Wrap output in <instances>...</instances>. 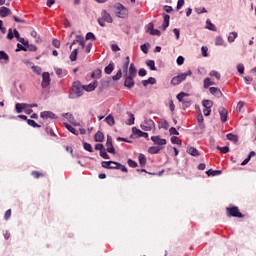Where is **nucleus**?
<instances>
[{
  "label": "nucleus",
  "instance_id": "nucleus-1",
  "mask_svg": "<svg viewBox=\"0 0 256 256\" xmlns=\"http://www.w3.org/2000/svg\"><path fill=\"white\" fill-rule=\"evenodd\" d=\"M114 13L119 19H127L129 17V9L124 7L121 3L114 5Z\"/></svg>",
  "mask_w": 256,
  "mask_h": 256
},
{
  "label": "nucleus",
  "instance_id": "nucleus-2",
  "mask_svg": "<svg viewBox=\"0 0 256 256\" xmlns=\"http://www.w3.org/2000/svg\"><path fill=\"white\" fill-rule=\"evenodd\" d=\"M83 85L81 82L76 81L72 84V93L69 95V99H79V97H83Z\"/></svg>",
  "mask_w": 256,
  "mask_h": 256
},
{
  "label": "nucleus",
  "instance_id": "nucleus-3",
  "mask_svg": "<svg viewBox=\"0 0 256 256\" xmlns=\"http://www.w3.org/2000/svg\"><path fill=\"white\" fill-rule=\"evenodd\" d=\"M105 23H113V17L107 10H102L101 17L98 18V24L100 27H106Z\"/></svg>",
  "mask_w": 256,
  "mask_h": 256
},
{
  "label": "nucleus",
  "instance_id": "nucleus-4",
  "mask_svg": "<svg viewBox=\"0 0 256 256\" xmlns=\"http://www.w3.org/2000/svg\"><path fill=\"white\" fill-rule=\"evenodd\" d=\"M228 213V217H238V219H243L244 215L239 212V208L237 206H232L230 208H226Z\"/></svg>",
  "mask_w": 256,
  "mask_h": 256
},
{
  "label": "nucleus",
  "instance_id": "nucleus-5",
  "mask_svg": "<svg viewBox=\"0 0 256 256\" xmlns=\"http://www.w3.org/2000/svg\"><path fill=\"white\" fill-rule=\"evenodd\" d=\"M42 89H47L49 85H51V76L49 75V72H44L42 74Z\"/></svg>",
  "mask_w": 256,
  "mask_h": 256
},
{
  "label": "nucleus",
  "instance_id": "nucleus-6",
  "mask_svg": "<svg viewBox=\"0 0 256 256\" xmlns=\"http://www.w3.org/2000/svg\"><path fill=\"white\" fill-rule=\"evenodd\" d=\"M140 127L143 131H151L155 127V122H153L151 119L145 120Z\"/></svg>",
  "mask_w": 256,
  "mask_h": 256
},
{
  "label": "nucleus",
  "instance_id": "nucleus-7",
  "mask_svg": "<svg viewBox=\"0 0 256 256\" xmlns=\"http://www.w3.org/2000/svg\"><path fill=\"white\" fill-rule=\"evenodd\" d=\"M124 85L128 88V89H133V87H135V77L133 76H127V74H124Z\"/></svg>",
  "mask_w": 256,
  "mask_h": 256
},
{
  "label": "nucleus",
  "instance_id": "nucleus-8",
  "mask_svg": "<svg viewBox=\"0 0 256 256\" xmlns=\"http://www.w3.org/2000/svg\"><path fill=\"white\" fill-rule=\"evenodd\" d=\"M62 117H65L71 123V125H74V127H79L81 125L77 120H75V117L71 113H64L62 114Z\"/></svg>",
  "mask_w": 256,
  "mask_h": 256
},
{
  "label": "nucleus",
  "instance_id": "nucleus-9",
  "mask_svg": "<svg viewBox=\"0 0 256 256\" xmlns=\"http://www.w3.org/2000/svg\"><path fill=\"white\" fill-rule=\"evenodd\" d=\"M76 43H79V45H81L82 49H85V38L83 36L76 35L75 40L70 45V49H72L73 45H76Z\"/></svg>",
  "mask_w": 256,
  "mask_h": 256
},
{
  "label": "nucleus",
  "instance_id": "nucleus-10",
  "mask_svg": "<svg viewBox=\"0 0 256 256\" xmlns=\"http://www.w3.org/2000/svg\"><path fill=\"white\" fill-rule=\"evenodd\" d=\"M106 146L107 153H112V155H115V147H113V138H111V136H107Z\"/></svg>",
  "mask_w": 256,
  "mask_h": 256
},
{
  "label": "nucleus",
  "instance_id": "nucleus-11",
  "mask_svg": "<svg viewBox=\"0 0 256 256\" xmlns=\"http://www.w3.org/2000/svg\"><path fill=\"white\" fill-rule=\"evenodd\" d=\"M151 141H153L154 145H159L160 147L167 145V140L161 138V136H152Z\"/></svg>",
  "mask_w": 256,
  "mask_h": 256
},
{
  "label": "nucleus",
  "instance_id": "nucleus-12",
  "mask_svg": "<svg viewBox=\"0 0 256 256\" xmlns=\"http://www.w3.org/2000/svg\"><path fill=\"white\" fill-rule=\"evenodd\" d=\"M218 113L220 115V119L223 123H227V117H229V112L224 107H220L218 109Z\"/></svg>",
  "mask_w": 256,
  "mask_h": 256
},
{
  "label": "nucleus",
  "instance_id": "nucleus-13",
  "mask_svg": "<svg viewBox=\"0 0 256 256\" xmlns=\"http://www.w3.org/2000/svg\"><path fill=\"white\" fill-rule=\"evenodd\" d=\"M41 119H57V116L55 113L51 111H43L40 113Z\"/></svg>",
  "mask_w": 256,
  "mask_h": 256
},
{
  "label": "nucleus",
  "instance_id": "nucleus-14",
  "mask_svg": "<svg viewBox=\"0 0 256 256\" xmlns=\"http://www.w3.org/2000/svg\"><path fill=\"white\" fill-rule=\"evenodd\" d=\"M97 85H99V83L97 81H94L88 85H83V89L84 91L91 93V91H95V89H97Z\"/></svg>",
  "mask_w": 256,
  "mask_h": 256
},
{
  "label": "nucleus",
  "instance_id": "nucleus-15",
  "mask_svg": "<svg viewBox=\"0 0 256 256\" xmlns=\"http://www.w3.org/2000/svg\"><path fill=\"white\" fill-rule=\"evenodd\" d=\"M115 161H103L102 162V167L104 169H116L117 168V165H115Z\"/></svg>",
  "mask_w": 256,
  "mask_h": 256
},
{
  "label": "nucleus",
  "instance_id": "nucleus-16",
  "mask_svg": "<svg viewBox=\"0 0 256 256\" xmlns=\"http://www.w3.org/2000/svg\"><path fill=\"white\" fill-rule=\"evenodd\" d=\"M191 75H193V72H191V70H188L185 73L178 74L177 78L179 79L180 83H183V81H185L187 77H191Z\"/></svg>",
  "mask_w": 256,
  "mask_h": 256
},
{
  "label": "nucleus",
  "instance_id": "nucleus-17",
  "mask_svg": "<svg viewBox=\"0 0 256 256\" xmlns=\"http://www.w3.org/2000/svg\"><path fill=\"white\" fill-rule=\"evenodd\" d=\"M143 135V131H141L140 129H137V127H133L132 128V139H139V137H142Z\"/></svg>",
  "mask_w": 256,
  "mask_h": 256
},
{
  "label": "nucleus",
  "instance_id": "nucleus-18",
  "mask_svg": "<svg viewBox=\"0 0 256 256\" xmlns=\"http://www.w3.org/2000/svg\"><path fill=\"white\" fill-rule=\"evenodd\" d=\"M27 65L32 68V71H33L34 73H36V75H41V73H42V71H43V70L41 69V67L35 66V64H33V62H27Z\"/></svg>",
  "mask_w": 256,
  "mask_h": 256
},
{
  "label": "nucleus",
  "instance_id": "nucleus-19",
  "mask_svg": "<svg viewBox=\"0 0 256 256\" xmlns=\"http://www.w3.org/2000/svg\"><path fill=\"white\" fill-rule=\"evenodd\" d=\"M27 107H28L27 103H16L15 104L16 113H21L22 111H25Z\"/></svg>",
  "mask_w": 256,
  "mask_h": 256
},
{
  "label": "nucleus",
  "instance_id": "nucleus-20",
  "mask_svg": "<svg viewBox=\"0 0 256 256\" xmlns=\"http://www.w3.org/2000/svg\"><path fill=\"white\" fill-rule=\"evenodd\" d=\"M128 77H137V68H135V64L130 65L129 72H127Z\"/></svg>",
  "mask_w": 256,
  "mask_h": 256
},
{
  "label": "nucleus",
  "instance_id": "nucleus-21",
  "mask_svg": "<svg viewBox=\"0 0 256 256\" xmlns=\"http://www.w3.org/2000/svg\"><path fill=\"white\" fill-rule=\"evenodd\" d=\"M11 9L5 7V6H2L0 8V17H8V15H11Z\"/></svg>",
  "mask_w": 256,
  "mask_h": 256
},
{
  "label": "nucleus",
  "instance_id": "nucleus-22",
  "mask_svg": "<svg viewBox=\"0 0 256 256\" xmlns=\"http://www.w3.org/2000/svg\"><path fill=\"white\" fill-rule=\"evenodd\" d=\"M157 80L154 77H149L147 80L142 81L143 87H147V85H155Z\"/></svg>",
  "mask_w": 256,
  "mask_h": 256
},
{
  "label": "nucleus",
  "instance_id": "nucleus-23",
  "mask_svg": "<svg viewBox=\"0 0 256 256\" xmlns=\"http://www.w3.org/2000/svg\"><path fill=\"white\" fill-rule=\"evenodd\" d=\"M209 91L211 95H214L215 97H221L223 94L221 93V90L217 87H210Z\"/></svg>",
  "mask_w": 256,
  "mask_h": 256
},
{
  "label": "nucleus",
  "instance_id": "nucleus-24",
  "mask_svg": "<svg viewBox=\"0 0 256 256\" xmlns=\"http://www.w3.org/2000/svg\"><path fill=\"white\" fill-rule=\"evenodd\" d=\"M187 153H189V155H192V157H199V150H197V148L195 147H188L187 148Z\"/></svg>",
  "mask_w": 256,
  "mask_h": 256
},
{
  "label": "nucleus",
  "instance_id": "nucleus-25",
  "mask_svg": "<svg viewBox=\"0 0 256 256\" xmlns=\"http://www.w3.org/2000/svg\"><path fill=\"white\" fill-rule=\"evenodd\" d=\"M215 45L217 47H227V44H225V40H223V37L221 36L216 37Z\"/></svg>",
  "mask_w": 256,
  "mask_h": 256
},
{
  "label": "nucleus",
  "instance_id": "nucleus-26",
  "mask_svg": "<svg viewBox=\"0 0 256 256\" xmlns=\"http://www.w3.org/2000/svg\"><path fill=\"white\" fill-rule=\"evenodd\" d=\"M130 61L131 60H130L129 56H127L123 66H122L123 74L124 75H127L128 71H129V63H130Z\"/></svg>",
  "mask_w": 256,
  "mask_h": 256
},
{
  "label": "nucleus",
  "instance_id": "nucleus-27",
  "mask_svg": "<svg viewBox=\"0 0 256 256\" xmlns=\"http://www.w3.org/2000/svg\"><path fill=\"white\" fill-rule=\"evenodd\" d=\"M205 29H208L209 31H217V26H215L210 19H207Z\"/></svg>",
  "mask_w": 256,
  "mask_h": 256
},
{
  "label": "nucleus",
  "instance_id": "nucleus-28",
  "mask_svg": "<svg viewBox=\"0 0 256 256\" xmlns=\"http://www.w3.org/2000/svg\"><path fill=\"white\" fill-rule=\"evenodd\" d=\"M64 127H66V129H67L70 133H72L73 135H79V132H77V130H76L73 126H71L69 123L64 122Z\"/></svg>",
  "mask_w": 256,
  "mask_h": 256
},
{
  "label": "nucleus",
  "instance_id": "nucleus-29",
  "mask_svg": "<svg viewBox=\"0 0 256 256\" xmlns=\"http://www.w3.org/2000/svg\"><path fill=\"white\" fill-rule=\"evenodd\" d=\"M103 139H105V135L103 134V132L98 131L95 134V141H96V143H103Z\"/></svg>",
  "mask_w": 256,
  "mask_h": 256
},
{
  "label": "nucleus",
  "instance_id": "nucleus-30",
  "mask_svg": "<svg viewBox=\"0 0 256 256\" xmlns=\"http://www.w3.org/2000/svg\"><path fill=\"white\" fill-rule=\"evenodd\" d=\"M114 69H115V64H113V62H111L108 66L105 67L104 73H106V75H111V73H113Z\"/></svg>",
  "mask_w": 256,
  "mask_h": 256
},
{
  "label": "nucleus",
  "instance_id": "nucleus-31",
  "mask_svg": "<svg viewBox=\"0 0 256 256\" xmlns=\"http://www.w3.org/2000/svg\"><path fill=\"white\" fill-rule=\"evenodd\" d=\"M222 171L221 170H213V169H210V170H207L206 171V175H208V177H215L217 175H221Z\"/></svg>",
  "mask_w": 256,
  "mask_h": 256
},
{
  "label": "nucleus",
  "instance_id": "nucleus-32",
  "mask_svg": "<svg viewBox=\"0 0 256 256\" xmlns=\"http://www.w3.org/2000/svg\"><path fill=\"white\" fill-rule=\"evenodd\" d=\"M128 120L126 121V125H135V115L131 112H127Z\"/></svg>",
  "mask_w": 256,
  "mask_h": 256
},
{
  "label": "nucleus",
  "instance_id": "nucleus-33",
  "mask_svg": "<svg viewBox=\"0 0 256 256\" xmlns=\"http://www.w3.org/2000/svg\"><path fill=\"white\" fill-rule=\"evenodd\" d=\"M170 19H171V16H169V14L164 15V22L162 24L163 31H165V29H167V27H169V20Z\"/></svg>",
  "mask_w": 256,
  "mask_h": 256
},
{
  "label": "nucleus",
  "instance_id": "nucleus-34",
  "mask_svg": "<svg viewBox=\"0 0 256 256\" xmlns=\"http://www.w3.org/2000/svg\"><path fill=\"white\" fill-rule=\"evenodd\" d=\"M105 122H106L107 125H109L110 127H113V125H115V118L113 117V115L109 114V115L105 118Z\"/></svg>",
  "mask_w": 256,
  "mask_h": 256
},
{
  "label": "nucleus",
  "instance_id": "nucleus-35",
  "mask_svg": "<svg viewBox=\"0 0 256 256\" xmlns=\"http://www.w3.org/2000/svg\"><path fill=\"white\" fill-rule=\"evenodd\" d=\"M239 36V34L237 32H231L228 35V43H235V40L237 39V37Z\"/></svg>",
  "mask_w": 256,
  "mask_h": 256
},
{
  "label": "nucleus",
  "instance_id": "nucleus-36",
  "mask_svg": "<svg viewBox=\"0 0 256 256\" xmlns=\"http://www.w3.org/2000/svg\"><path fill=\"white\" fill-rule=\"evenodd\" d=\"M161 149H163V147L151 146L148 151H149V153H151L152 155H157V153H159V151H161Z\"/></svg>",
  "mask_w": 256,
  "mask_h": 256
},
{
  "label": "nucleus",
  "instance_id": "nucleus-37",
  "mask_svg": "<svg viewBox=\"0 0 256 256\" xmlns=\"http://www.w3.org/2000/svg\"><path fill=\"white\" fill-rule=\"evenodd\" d=\"M202 107H204V109H211V107H213V101L203 100L202 101Z\"/></svg>",
  "mask_w": 256,
  "mask_h": 256
},
{
  "label": "nucleus",
  "instance_id": "nucleus-38",
  "mask_svg": "<svg viewBox=\"0 0 256 256\" xmlns=\"http://www.w3.org/2000/svg\"><path fill=\"white\" fill-rule=\"evenodd\" d=\"M255 157V151H251L249 153V155L247 156V158L241 163L242 166L247 165V163H249V161H251V158Z\"/></svg>",
  "mask_w": 256,
  "mask_h": 256
},
{
  "label": "nucleus",
  "instance_id": "nucleus-39",
  "mask_svg": "<svg viewBox=\"0 0 256 256\" xmlns=\"http://www.w3.org/2000/svg\"><path fill=\"white\" fill-rule=\"evenodd\" d=\"M227 139L228 141H232L233 143H237V141H239V137H237V135L233 133L227 134Z\"/></svg>",
  "mask_w": 256,
  "mask_h": 256
},
{
  "label": "nucleus",
  "instance_id": "nucleus-40",
  "mask_svg": "<svg viewBox=\"0 0 256 256\" xmlns=\"http://www.w3.org/2000/svg\"><path fill=\"white\" fill-rule=\"evenodd\" d=\"M0 61L7 63L9 61V55L5 51H0Z\"/></svg>",
  "mask_w": 256,
  "mask_h": 256
},
{
  "label": "nucleus",
  "instance_id": "nucleus-41",
  "mask_svg": "<svg viewBox=\"0 0 256 256\" xmlns=\"http://www.w3.org/2000/svg\"><path fill=\"white\" fill-rule=\"evenodd\" d=\"M146 65L150 68L151 71H157V67H155V61L154 60H148L146 62Z\"/></svg>",
  "mask_w": 256,
  "mask_h": 256
},
{
  "label": "nucleus",
  "instance_id": "nucleus-42",
  "mask_svg": "<svg viewBox=\"0 0 256 256\" xmlns=\"http://www.w3.org/2000/svg\"><path fill=\"white\" fill-rule=\"evenodd\" d=\"M138 160L141 167H145V164L147 163V158L143 154L139 155Z\"/></svg>",
  "mask_w": 256,
  "mask_h": 256
},
{
  "label": "nucleus",
  "instance_id": "nucleus-43",
  "mask_svg": "<svg viewBox=\"0 0 256 256\" xmlns=\"http://www.w3.org/2000/svg\"><path fill=\"white\" fill-rule=\"evenodd\" d=\"M149 47H151V45L149 43H145L140 46V49L145 55H147V53H149Z\"/></svg>",
  "mask_w": 256,
  "mask_h": 256
},
{
  "label": "nucleus",
  "instance_id": "nucleus-44",
  "mask_svg": "<svg viewBox=\"0 0 256 256\" xmlns=\"http://www.w3.org/2000/svg\"><path fill=\"white\" fill-rule=\"evenodd\" d=\"M79 53V49H74L70 54L71 61H77V54Z\"/></svg>",
  "mask_w": 256,
  "mask_h": 256
},
{
  "label": "nucleus",
  "instance_id": "nucleus-45",
  "mask_svg": "<svg viewBox=\"0 0 256 256\" xmlns=\"http://www.w3.org/2000/svg\"><path fill=\"white\" fill-rule=\"evenodd\" d=\"M101 73V69H96L91 75L92 79H100Z\"/></svg>",
  "mask_w": 256,
  "mask_h": 256
},
{
  "label": "nucleus",
  "instance_id": "nucleus-46",
  "mask_svg": "<svg viewBox=\"0 0 256 256\" xmlns=\"http://www.w3.org/2000/svg\"><path fill=\"white\" fill-rule=\"evenodd\" d=\"M211 85H215V83H213L212 81H211V78H206L205 80H204V89H209V87H211Z\"/></svg>",
  "mask_w": 256,
  "mask_h": 256
},
{
  "label": "nucleus",
  "instance_id": "nucleus-47",
  "mask_svg": "<svg viewBox=\"0 0 256 256\" xmlns=\"http://www.w3.org/2000/svg\"><path fill=\"white\" fill-rule=\"evenodd\" d=\"M115 165L117 167L116 169H119L120 171H122V173H127L128 170H127V167L125 165H122L119 162H116Z\"/></svg>",
  "mask_w": 256,
  "mask_h": 256
},
{
  "label": "nucleus",
  "instance_id": "nucleus-48",
  "mask_svg": "<svg viewBox=\"0 0 256 256\" xmlns=\"http://www.w3.org/2000/svg\"><path fill=\"white\" fill-rule=\"evenodd\" d=\"M83 148L85 149V151H88V153H93V146H91L90 143L84 142Z\"/></svg>",
  "mask_w": 256,
  "mask_h": 256
},
{
  "label": "nucleus",
  "instance_id": "nucleus-49",
  "mask_svg": "<svg viewBox=\"0 0 256 256\" xmlns=\"http://www.w3.org/2000/svg\"><path fill=\"white\" fill-rule=\"evenodd\" d=\"M210 77H215L218 81L221 79V74L215 70L210 71Z\"/></svg>",
  "mask_w": 256,
  "mask_h": 256
},
{
  "label": "nucleus",
  "instance_id": "nucleus-50",
  "mask_svg": "<svg viewBox=\"0 0 256 256\" xmlns=\"http://www.w3.org/2000/svg\"><path fill=\"white\" fill-rule=\"evenodd\" d=\"M187 93L185 92H180L178 95H177V99L180 103H183V101H185V97H187Z\"/></svg>",
  "mask_w": 256,
  "mask_h": 256
},
{
  "label": "nucleus",
  "instance_id": "nucleus-51",
  "mask_svg": "<svg viewBox=\"0 0 256 256\" xmlns=\"http://www.w3.org/2000/svg\"><path fill=\"white\" fill-rule=\"evenodd\" d=\"M27 124L30 125V127H34V128H40L41 127V125L37 124V122H35V120H31V119L27 120Z\"/></svg>",
  "mask_w": 256,
  "mask_h": 256
},
{
  "label": "nucleus",
  "instance_id": "nucleus-52",
  "mask_svg": "<svg viewBox=\"0 0 256 256\" xmlns=\"http://www.w3.org/2000/svg\"><path fill=\"white\" fill-rule=\"evenodd\" d=\"M237 71L238 73H240V75H243V73H245V65H243L242 63L238 64Z\"/></svg>",
  "mask_w": 256,
  "mask_h": 256
},
{
  "label": "nucleus",
  "instance_id": "nucleus-53",
  "mask_svg": "<svg viewBox=\"0 0 256 256\" xmlns=\"http://www.w3.org/2000/svg\"><path fill=\"white\" fill-rule=\"evenodd\" d=\"M90 39H92L93 41H97V37H95V34H93V32H88L86 34V40L89 41Z\"/></svg>",
  "mask_w": 256,
  "mask_h": 256
},
{
  "label": "nucleus",
  "instance_id": "nucleus-54",
  "mask_svg": "<svg viewBox=\"0 0 256 256\" xmlns=\"http://www.w3.org/2000/svg\"><path fill=\"white\" fill-rule=\"evenodd\" d=\"M121 77H123V72L121 70H119L117 72V74L112 77V79H113V81H119V79H121Z\"/></svg>",
  "mask_w": 256,
  "mask_h": 256
},
{
  "label": "nucleus",
  "instance_id": "nucleus-55",
  "mask_svg": "<svg viewBox=\"0 0 256 256\" xmlns=\"http://www.w3.org/2000/svg\"><path fill=\"white\" fill-rule=\"evenodd\" d=\"M171 143H173L174 145H181V140L176 136H172Z\"/></svg>",
  "mask_w": 256,
  "mask_h": 256
},
{
  "label": "nucleus",
  "instance_id": "nucleus-56",
  "mask_svg": "<svg viewBox=\"0 0 256 256\" xmlns=\"http://www.w3.org/2000/svg\"><path fill=\"white\" fill-rule=\"evenodd\" d=\"M26 49L27 51L35 52L37 51V46L28 43V45L26 46Z\"/></svg>",
  "mask_w": 256,
  "mask_h": 256
},
{
  "label": "nucleus",
  "instance_id": "nucleus-57",
  "mask_svg": "<svg viewBox=\"0 0 256 256\" xmlns=\"http://www.w3.org/2000/svg\"><path fill=\"white\" fill-rule=\"evenodd\" d=\"M15 51L16 53H19V51H27V47L18 43Z\"/></svg>",
  "mask_w": 256,
  "mask_h": 256
},
{
  "label": "nucleus",
  "instance_id": "nucleus-58",
  "mask_svg": "<svg viewBox=\"0 0 256 256\" xmlns=\"http://www.w3.org/2000/svg\"><path fill=\"white\" fill-rule=\"evenodd\" d=\"M100 157H102V159H111V157L109 156V154H107V152L104 150H101L100 152Z\"/></svg>",
  "mask_w": 256,
  "mask_h": 256
},
{
  "label": "nucleus",
  "instance_id": "nucleus-59",
  "mask_svg": "<svg viewBox=\"0 0 256 256\" xmlns=\"http://www.w3.org/2000/svg\"><path fill=\"white\" fill-rule=\"evenodd\" d=\"M14 38V30L13 29H8V34H7V39H9V41L13 40Z\"/></svg>",
  "mask_w": 256,
  "mask_h": 256
},
{
  "label": "nucleus",
  "instance_id": "nucleus-60",
  "mask_svg": "<svg viewBox=\"0 0 256 256\" xmlns=\"http://www.w3.org/2000/svg\"><path fill=\"white\" fill-rule=\"evenodd\" d=\"M201 51H202V56L203 57H208L209 56V54L207 53V51H209V48H207V46H202Z\"/></svg>",
  "mask_w": 256,
  "mask_h": 256
},
{
  "label": "nucleus",
  "instance_id": "nucleus-61",
  "mask_svg": "<svg viewBox=\"0 0 256 256\" xmlns=\"http://www.w3.org/2000/svg\"><path fill=\"white\" fill-rule=\"evenodd\" d=\"M217 150L221 151L222 153H229V146H225V147H219L217 146Z\"/></svg>",
  "mask_w": 256,
  "mask_h": 256
},
{
  "label": "nucleus",
  "instance_id": "nucleus-62",
  "mask_svg": "<svg viewBox=\"0 0 256 256\" xmlns=\"http://www.w3.org/2000/svg\"><path fill=\"white\" fill-rule=\"evenodd\" d=\"M180 83H181V81L179 80V78L177 76L173 77L171 80L172 85H179Z\"/></svg>",
  "mask_w": 256,
  "mask_h": 256
},
{
  "label": "nucleus",
  "instance_id": "nucleus-63",
  "mask_svg": "<svg viewBox=\"0 0 256 256\" xmlns=\"http://www.w3.org/2000/svg\"><path fill=\"white\" fill-rule=\"evenodd\" d=\"M169 133H170V135H179V131H177V128H175V127H171L169 129Z\"/></svg>",
  "mask_w": 256,
  "mask_h": 256
},
{
  "label": "nucleus",
  "instance_id": "nucleus-64",
  "mask_svg": "<svg viewBox=\"0 0 256 256\" xmlns=\"http://www.w3.org/2000/svg\"><path fill=\"white\" fill-rule=\"evenodd\" d=\"M129 167L135 168L137 167V162L133 161L132 159H128Z\"/></svg>",
  "mask_w": 256,
  "mask_h": 256
}]
</instances>
